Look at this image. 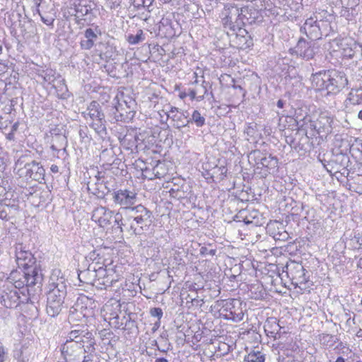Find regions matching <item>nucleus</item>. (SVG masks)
I'll use <instances>...</instances> for the list:
<instances>
[{
  "label": "nucleus",
  "instance_id": "obj_1",
  "mask_svg": "<svg viewBox=\"0 0 362 362\" xmlns=\"http://www.w3.org/2000/svg\"><path fill=\"white\" fill-rule=\"evenodd\" d=\"M311 83L316 90H326L327 94H337L347 85L348 80L344 73L328 70L313 74Z\"/></svg>",
  "mask_w": 362,
  "mask_h": 362
},
{
  "label": "nucleus",
  "instance_id": "obj_2",
  "mask_svg": "<svg viewBox=\"0 0 362 362\" xmlns=\"http://www.w3.org/2000/svg\"><path fill=\"white\" fill-rule=\"evenodd\" d=\"M86 344L78 342L64 343L61 347V352L68 362H90L93 360L95 352V341L92 339L91 333H86Z\"/></svg>",
  "mask_w": 362,
  "mask_h": 362
},
{
  "label": "nucleus",
  "instance_id": "obj_3",
  "mask_svg": "<svg viewBox=\"0 0 362 362\" xmlns=\"http://www.w3.org/2000/svg\"><path fill=\"white\" fill-rule=\"evenodd\" d=\"M251 11L248 7L240 8L236 6L226 5L221 13L223 25L234 31L246 23H252L255 17H252Z\"/></svg>",
  "mask_w": 362,
  "mask_h": 362
},
{
  "label": "nucleus",
  "instance_id": "obj_4",
  "mask_svg": "<svg viewBox=\"0 0 362 362\" xmlns=\"http://www.w3.org/2000/svg\"><path fill=\"white\" fill-rule=\"evenodd\" d=\"M27 157L21 156L15 164V170L19 177L42 182L45 180V170L40 163L32 160L26 162Z\"/></svg>",
  "mask_w": 362,
  "mask_h": 362
},
{
  "label": "nucleus",
  "instance_id": "obj_5",
  "mask_svg": "<svg viewBox=\"0 0 362 362\" xmlns=\"http://www.w3.org/2000/svg\"><path fill=\"white\" fill-rule=\"evenodd\" d=\"M25 269V271L22 275L16 272L11 274L10 279L13 281L15 288H21L24 286H33L41 283L42 274L38 268L33 266Z\"/></svg>",
  "mask_w": 362,
  "mask_h": 362
},
{
  "label": "nucleus",
  "instance_id": "obj_6",
  "mask_svg": "<svg viewBox=\"0 0 362 362\" xmlns=\"http://www.w3.org/2000/svg\"><path fill=\"white\" fill-rule=\"evenodd\" d=\"M119 275L116 273L113 267L100 265L95 268V279L93 286L98 289H107V287L113 286L119 281Z\"/></svg>",
  "mask_w": 362,
  "mask_h": 362
},
{
  "label": "nucleus",
  "instance_id": "obj_7",
  "mask_svg": "<svg viewBox=\"0 0 362 362\" xmlns=\"http://www.w3.org/2000/svg\"><path fill=\"white\" fill-rule=\"evenodd\" d=\"M220 315L226 320L233 322H240L243 320L244 312L242 302L238 299H227L221 300Z\"/></svg>",
  "mask_w": 362,
  "mask_h": 362
},
{
  "label": "nucleus",
  "instance_id": "obj_8",
  "mask_svg": "<svg viewBox=\"0 0 362 362\" xmlns=\"http://www.w3.org/2000/svg\"><path fill=\"white\" fill-rule=\"evenodd\" d=\"M83 115L86 122L98 134H105L104 115L100 110L99 105L96 102H92Z\"/></svg>",
  "mask_w": 362,
  "mask_h": 362
},
{
  "label": "nucleus",
  "instance_id": "obj_9",
  "mask_svg": "<svg viewBox=\"0 0 362 362\" xmlns=\"http://www.w3.org/2000/svg\"><path fill=\"white\" fill-rule=\"evenodd\" d=\"M286 274L295 287H298L301 290L307 289L306 284L308 283V276L301 264L293 262L287 264Z\"/></svg>",
  "mask_w": 362,
  "mask_h": 362
},
{
  "label": "nucleus",
  "instance_id": "obj_10",
  "mask_svg": "<svg viewBox=\"0 0 362 362\" xmlns=\"http://www.w3.org/2000/svg\"><path fill=\"white\" fill-rule=\"evenodd\" d=\"M66 295V286L63 276H59L53 273L49 282V291L47 299H52L64 303V299Z\"/></svg>",
  "mask_w": 362,
  "mask_h": 362
},
{
  "label": "nucleus",
  "instance_id": "obj_11",
  "mask_svg": "<svg viewBox=\"0 0 362 362\" xmlns=\"http://www.w3.org/2000/svg\"><path fill=\"white\" fill-rule=\"evenodd\" d=\"M152 213L148 211L143 215L137 217L135 219H132L130 223H128L124 226L123 231L126 230L132 234L141 235L148 230L151 225Z\"/></svg>",
  "mask_w": 362,
  "mask_h": 362
},
{
  "label": "nucleus",
  "instance_id": "obj_12",
  "mask_svg": "<svg viewBox=\"0 0 362 362\" xmlns=\"http://www.w3.org/2000/svg\"><path fill=\"white\" fill-rule=\"evenodd\" d=\"M91 219L100 227L105 229L113 227V223L117 225L114 211L102 206L94 209L92 212Z\"/></svg>",
  "mask_w": 362,
  "mask_h": 362
},
{
  "label": "nucleus",
  "instance_id": "obj_13",
  "mask_svg": "<svg viewBox=\"0 0 362 362\" xmlns=\"http://www.w3.org/2000/svg\"><path fill=\"white\" fill-rule=\"evenodd\" d=\"M149 210L144 206L137 204L134 206L133 205L124 210V218L122 217V215L120 213L115 214V223H117V228L122 232L124 226L128 224V223H130L132 219H135L136 216L139 217L146 213Z\"/></svg>",
  "mask_w": 362,
  "mask_h": 362
},
{
  "label": "nucleus",
  "instance_id": "obj_14",
  "mask_svg": "<svg viewBox=\"0 0 362 362\" xmlns=\"http://www.w3.org/2000/svg\"><path fill=\"white\" fill-rule=\"evenodd\" d=\"M329 25L327 21H317V17L308 18L300 28V31L305 33L311 40H317L322 37V26Z\"/></svg>",
  "mask_w": 362,
  "mask_h": 362
},
{
  "label": "nucleus",
  "instance_id": "obj_15",
  "mask_svg": "<svg viewBox=\"0 0 362 362\" xmlns=\"http://www.w3.org/2000/svg\"><path fill=\"white\" fill-rule=\"evenodd\" d=\"M112 195L115 204L119 205L124 211L134 205L137 202V194L134 190L120 189L114 192Z\"/></svg>",
  "mask_w": 362,
  "mask_h": 362
},
{
  "label": "nucleus",
  "instance_id": "obj_16",
  "mask_svg": "<svg viewBox=\"0 0 362 362\" xmlns=\"http://www.w3.org/2000/svg\"><path fill=\"white\" fill-rule=\"evenodd\" d=\"M16 262L19 267L27 269L33 267L35 259L33 254L22 243L16 245Z\"/></svg>",
  "mask_w": 362,
  "mask_h": 362
},
{
  "label": "nucleus",
  "instance_id": "obj_17",
  "mask_svg": "<svg viewBox=\"0 0 362 362\" xmlns=\"http://www.w3.org/2000/svg\"><path fill=\"white\" fill-rule=\"evenodd\" d=\"M315 42L313 41L307 42L303 38L299 39L296 46L293 48V52L306 60L311 59L315 54Z\"/></svg>",
  "mask_w": 362,
  "mask_h": 362
},
{
  "label": "nucleus",
  "instance_id": "obj_18",
  "mask_svg": "<svg viewBox=\"0 0 362 362\" xmlns=\"http://www.w3.org/2000/svg\"><path fill=\"white\" fill-rule=\"evenodd\" d=\"M104 317L105 320H108L109 323L115 327H119L120 324L119 322V314L121 313L120 304L118 301L113 303L108 302L103 307Z\"/></svg>",
  "mask_w": 362,
  "mask_h": 362
},
{
  "label": "nucleus",
  "instance_id": "obj_19",
  "mask_svg": "<svg viewBox=\"0 0 362 362\" xmlns=\"http://www.w3.org/2000/svg\"><path fill=\"white\" fill-rule=\"evenodd\" d=\"M334 119L328 114H321L317 119L314 122L312 127L316 130L318 134H328L332 131Z\"/></svg>",
  "mask_w": 362,
  "mask_h": 362
},
{
  "label": "nucleus",
  "instance_id": "obj_20",
  "mask_svg": "<svg viewBox=\"0 0 362 362\" xmlns=\"http://www.w3.org/2000/svg\"><path fill=\"white\" fill-rule=\"evenodd\" d=\"M344 57L352 58L356 52H359L358 44L351 37H345L337 43Z\"/></svg>",
  "mask_w": 362,
  "mask_h": 362
},
{
  "label": "nucleus",
  "instance_id": "obj_21",
  "mask_svg": "<svg viewBox=\"0 0 362 362\" xmlns=\"http://www.w3.org/2000/svg\"><path fill=\"white\" fill-rule=\"evenodd\" d=\"M20 296L16 289H4L0 298V303L6 308H16L18 305Z\"/></svg>",
  "mask_w": 362,
  "mask_h": 362
},
{
  "label": "nucleus",
  "instance_id": "obj_22",
  "mask_svg": "<svg viewBox=\"0 0 362 362\" xmlns=\"http://www.w3.org/2000/svg\"><path fill=\"white\" fill-rule=\"evenodd\" d=\"M250 156L254 157L257 164H261L267 168H275L277 167L278 160L272 155H264L260 151H254L250 153Z\"/></svg>",
  "mask_w": 362,
  "mask_h": 362
},
{
  "label": "nucleus",
  "instance_id": "obj_23",
  "mask_svg": "<svg viewBox=\"0 0 362 362\" xmlns=\"http://www.w3.org/2000/svg\"><path fill=\"white\" fill-rule=\"evenodd\" d=\"M267 228L276 240H286L289 237L288 233L284 230V227L278 221L270 222Z\"/></svg>",
  "mask_w": 362,
  "mask_h": 362
},
{
  "label": "nucleus",
  "instance_id": "obj_24",
  "mask_svg": "<svg viewBox=\"0 0 362 362\" xmlns=\"http://www.w3.org/2000/svg\"><path fill=\"white\" fill-rule=\"evenodd\" d=\"M240 217L243 218L244 223L247 225L260 226L262 224V216L256 210L240 211Z\"/></svg>",
  "mask_w": 362,
  "mask_h": 362
},
{
  "label": "nucleus",
  "instance_id": "obj_25",
  "mask_svg": "<svg viewBox=\"0 0 362 362\" xmlns=\"http://www.w3.org/2000/svg\"><path fill=\"white\" fill-rule=\"evenodd\" d=\"M164 115H166V120L169 118L172 119L173 126L177 129L187 127L190 123V120L188 119L189 114L187 111L182 110L172 115H168V112H164Z\"/></svg>",
  "mask_w": 362,
  "mask_h": 362
},
{
  "label": "nucleus",
  "instance_id": "obj_26",
  "mask_svg": "<svg viewBox=\"0 0 362 362\" xmlns=\"http://www.w3.org/2000/svg\"><path fill=\"white\" fill-rule=\"evenodd\" d=\"M98 265V262H92L87 269L81 271L78 274V279L81 282L93 286L95 279V268Z\"/></svg>",
  "mask_w": 362,
  "mask_h": 362
},
{
  "label": "nucleus",
  "instance_id": "obj_27",
  "mask_svg": "<svg viewBox=\"0 0 362 362\" xmlns=\"http://www.w3.org/2000/svg\"><path fill=\"white\" fill-rule=\"evenodd\" d=\"M86 333H89L85 330L81 329H73L67 334L66 341L69 342H78V344H85L84 341L86 340V337L88 335Z\"/></svg>",
  "mask_w": 362,
  "mask_h": 362
},
{
  "label": "nucleus",
  "instance_id": "obj_28",
  "mask_svg": "<svg viewBox=\"0 0 362 362\" xmlns=\"http://www.w3.org/2000/svg\"><path fill=\"white\" fill-rule=\"evenodd\" d=\"M91 11V5L87 0H79L77 4H75V11L77 18H82L88 15Z\"/></svg>",
  "mask_w": 362,
  "mask_h": 362
},
{
  "label": "nucleus",
  "instance_id": "obj_29",
  "mask_svg": "<svg viewBox=\"0 0 362 362\" xmlns=\"http://www.w3.org/2000/svg\"><path fill=\"white\" fill-rule=\"evenodd\" d=\"M63 302L54 300L52 299H47V313L51 317H55L58 315L62 308Z\"/></svg>",
  "mask_w": 362,
  "mask_h": 362
},
{
  "label": "nucleus",
  "instance_id": "obj_30",
  "mask_svg": "<svg viewBox=\"0 0 362 362\" xmlns=\"http://www.w3.org/2000/svg\"><path fill=\"white\" fill-rule=\"evenodd\" d=\"M52 86L56 89L57 95L60 98L65 99L68 98V88L64 78L60 77L56 83H53Z\"/></svg>",
  "mask_w": 362,
  "mask_h": 362
},
{
  "label": "nucleus",
  "instance_id": "obj_31",
  "mask_svg": "<svg viewBox=\"0 0 362 362\" xmlns=\"http://www.w3.org/2000/svg\"><path fill=\"white\" fill-rule=\"evenodd\" d=\"M146 35L141 29H137L135 34H128L127 41L132 45H135L144 42Z\"/></svg>",
  "mask_w": 362,
  "mask_h": 362
},
{
  "label": "nucleus",
  "instance_id": "obj_32",
  "mask_svg": "<svg viewBox=\"0 0 362 362\" xmlns=\"http://www.w3.org/2000/svg\"><path fill=\"white\" fill-rule=\"evenodd\" d=\"M40 76L45 82L52 85L61 77L59 74L51 69H47L46 70L42 71Z\"/></svg>",
  "mask_w": 362,
  "mask_h": 362
},
{
  "label": "nucleus",
  "instance_id": "obj_33",
  "mask_svg": "<svg viewBox=\"0 0 362 362\" xmlns=\"http://www.w3.org/2000/svg\"><path fill=\"white\" fill-rule=\"evenodd\" d=\"M244 361L246 362H264V354L259 351H252L245 356Z\"/></svg>",
  "mask_w": 362,
  "mask_h": 362
},
{
  "label": "nucleus",
  "instance_id": "obj_34",
  "mask_svg": "<svg viewBox=\"0 0 362 362\" xmlns=\"http://www.w3.org/2000/svg\"><path fill=\"white\" fill-rule=\"evenodd\" d=\"M190 122H194L197 127H202L205 124V117L198 110H194L191 118H188Z\"/></svg>",
  "mask_w": 362,
  "mask_h": 362
},
{
  "label": "nucleus",
  "instance_id": "obj_35",
  "mask_svg": "<svg viewBox=\"0 0 362 362\" xmlns=\"http://www.w3.org/2000/svg\"><path fill=\"white\" fill-rule=\"evenodd\" d=\"M227 171L228 170L225 166H216L213 170L212 177L216 180H223L226 177Z\"/></svg>",
  "mask_w": 362,
  "mask_h": 362
},
{
  "label": "nucleus",
  "instance_id": "obj_36",
  "mask_svg": "<svg viewBox=\"0 0 362 362\" xmlns=\"http://www.w3.org/2000/svg\"><path fill=\"white\" fill-rule=\"evenodd\" d=\"M134 7L139 8L141 7L146 8L150 11L149 8L152 6L154 0H130Z\"/></svg>",
  "mask_w": 362,
  "mask_h": 362
},
{
  "label": "nucleus",
  "instance_id": "obj_37",
  "mask_svg": "<svg viewBox=\"0 0 362 362\" xmlns=\"http://www.w3.org/2000/svg\"><path fill=\"white\" fill-rule=\"evenodd\" d=\"M205 81H203L202 84L197 88V89H199V94L197 98V100L201 101L204 98V96L207 94V89L206 86L204 85Z\"/></svg>",
  "mask_w": 362,
  "mask_h": 362
},
{
  "label": "nucleus",
  "instance_id": "obj_38",
  "mask_svg": "<svg viewBox=\"0 0 362 362\" xmlns=\"http://www.w3.org/2000/svg\"><path fill=\"white\" fill-rule=\"evenodd\" d=\"M84 36H85L86 39L91 40L93 42H95L96 40V39L98 38L97 34L91 28H88L85 30Z\"/></svg>",
  "mask_w": 362,
  "mask_h": 362
},
{
  "label": "nucleus",
  "instance_id": "obj_39",
  "mask_svg": "<svg viewBox=\"0 0 362 362\" xmlns=\"http://www.w3.org/2000/svg\"><path fill=\"white\" fill-rule=\"evenodd\" d=\"M95 44V42H93L91 40H82L80 42L81 47L83 49H91Z\"/></svg>",
  "mask_w": 362,
  "mask_h": 362
},
{
  "label": "nucleus",
  "instance_id": "obj_40",
  "mask_svg": "<svg viewBox=\"0 0 362 362\" xmlns=\"http://www.w3.org/2000/svg\"><path fill=\"white\" fill-rule=\"evenodd\" d=\"M150 314L152 317H156L158 320L163 317V310L160 308H153L151 309Z\"/></svg>",
  "mask_w": 362,
  "mask_h": 362
},
{
  "label": "nucleus",
  "instance_id": "obj_41",
  "mask_svg": "<svg viewBox=\"0 0 362 362\" xmlns=\"http://www.w3.org/2000/svg\"><path fill=\"white\" fill-rule=\"evenodd\" d=\"M122 0H106V6L110 9H115L120 6Z\"/></svg>",
  "mask_w": 362,
  "mask_h": 362
},
{
  "label": "nucleus",
  "instance_id": "obj_42",
  "mask_svg": "<svg viewBox=\"0 0 362 362\" xmlns=\"http://www.w3.org/2000/svg\"><path fill=\"white\" fill-rule=\"evenodd\" d=\"M255 124H249L245 129V133L249 136H253L255 133Z\"/></svg>",
  "mask_w": 362,
  "mask_h": 362
},
{
  "label": "nucleus",
  "instance_id": "obj_43",
  "mask_svg": "<svg viewBox=\"0 0 362 362\" xmlns=\"http://www.w3.org/2000/svg\"><path fill=\"white\" fill-rule=\"evenodd\" d=\"M6 358V351L3 343L0 341V362H4Z\"/></svg>",
  "mask_w": 362,
  "mask_h": 362
},
{
  "label": "nucleus",
  "instance_id": "obj_44",
  "mask_svg": "<svg viewBox=\"0 0 362 362\" xmlns=\"http://www.w3.org/2000/svg\"><path fill=\"white\" fill-rule=\"evenodd\" d=\"M42 21L47 25L52 26L54 19L52 17L45 18L44 16H41L40 17Z\"/></svg>",
  "mask_w": 362,
  "mask_h": 362
},
{
  "label": "nucleus",
  "instance_id": "obj_45",
  "mask_svg": "<svg viewBox=\"0 0 362 362\" xmlns=\"http://www.w3.org/2000/svg\"><path fill=\"white\" fill-rule=\"evenodd\" d=\"M51 149L53 151V156H55V157H57L59 158V153H61V149L59 148L55 144H52L51 145Z\"/></svg>",
  "mask_w": 362,
  "mask_h": 362
},
{
  "label": "nucleus",
  "instance_id": "obj_46",
  "mask_svg": "<svg viewBox=\"0 0 362 362\" xmlns=\"http://www.w3.org/2000/svg\"><path fill=\"white\" fill-rule=\"evenodd\" d=\"M181 110H180L177 107H173V106H170V110H167V111H165L164 110H162L161 112L164 114V112H168V115H175V113L176 112H180Z\"/></svg>",
  "mask_w": 362,
  "mask_h": 362
},
{
  "label": "nucleus",
  "instance_id": "obj_47",
  "mask_svg": "<svg viewBox=\"0 0 362 362\" xmlns=\"http://www.w3.org/2000/svg\"><path fill=\"white\" fill-rule=\"evenodd\" d=\"M199 94V89H192L189 91V95L192 100L196 99Z\"/></svg>",
  "mask_w": 362,
  "mask_h": 362
},
{
  "label": "nucleus",
  "instance_id": "obj_48",
  "mask_svg": "<svg viewBox=\"0 0 362 362\" xmlns=\"http://www.w3.org/2000/svg\"><path fill=\"white\" fill-rule=\"evenodd\" d=\"M192 303L194 305L202 306L204 303V300L202 299L199 300V299H197V298H193V299H192Z\"/></svg>",
  "mask_w": 362,
  "mask_h": 362
},
{
  "label": "nucleus",
  "instance_id": "obj_49",
  "mask_svg": "<svg viewBox=\"0 0 362 362\" xmlns=\"http://www.w3.org/2000/svg\"><path fill=\"white\" fill-rule=\"evenodd\" d=\"M329 27V25L328 26L323 25L322 26V35H327L328 32V28Z\"/></svg>",
  "mask_w": 362,
  "mask_h": 362
},
{
  "label": "nucleus",
  "instance_id": "obj_50",
  "mask_svg": "<svg viewBox=\"0 0 362 362\" xmlns=\"http://www.w3.org/2000/svg\"><path fill=\"white\" fill-rule=\"evenodd\" d=\"M77 309L76 308H72L71 310H70V314H69V320H73L74 318V311H76Z\"/></svg>",
  "mask_w": 362,
  "mask_h": 362
},
{
  "label": "nucleus",
  "instance_id": "obj_51",
  "mask_svg": "<svg viewBox=\"0 0 362 362\" xmlns=\"http://www.w3.org/2000/svg\"><path fill=\"white\" fill-rule=\"evenodd\" d=\"M50 170L54 173H57L59 172V168L57 165H52L50 167Z\"/></svg>",
  "mask_w": 362,
  "mask_h": 362
},
{
  "label": "nucleus",
  "instance_id": "obj_52",
  "mask_svg": "<svg viewBox=\"0 0 362 362\" xmlns=\"http://www.w3.org/2000/svg\"><path fill=\"white\" fill-rule=\"evenodd\" d=\"M55 139H57V140L62 141V143H66V138L64 136H57V135H56L55 136Z\"/></svg>",
  "mask_w": 362,
  "mask_h": 362
},
{
  "label": "nucleus",
  "instance_id": "obj_53",
  "mask_svg": "<svg viewBox=\"0 0 362 362\" xmlns=\"http://www.w3.org/2000/svg\"><path fill=\"white\" fill-rule=\"evenodd\" d=\"M42 2V0H33V3L35 6V7H40Z\"/></svg>",
  "mask_w": 362,
  "mask_h": 362
},
{
  "label": "nucleus",
  "instance_id": "obj_54",
  "mask_svg": "<svg viewBox=\"0 0 362 362\" xmlns=\"http://www.w3.org/2000/svg\"><path fill=\"white\" fill-rule=\"evenodd\" d=\"M155 362H168V360L163 357H159L156 358Z\"/></svg>",
  "mask_w": 362,
  "mask_h": 362
},
{
  "label": "nucleus",
  "instance_id": "obj_55",
  "mask_svg": "<svg viewBox=\"0 0 362 362\" xmlns=\"http://www.w3.org/2000/svg\"><path fill=\"white\" fill-rule=\"evenodd\" d=\"M277 107L279 108H283L284 105V102L282 100H279L277 101Z\"/></svg>",
  "mask_w": 362,
  "mask_h": 362
},
{
  "label": "nucleus",
  "instance_id": "obj_56",
  "mask_svg": "<svg viewBox=\"0 0 362 362\" xmlns=\"http://www.w3.org/2000/svg\"><path fill=\"white\" fill-rule=\"evenodd\" d=\"M18 127V122H16L15 124H13V125L11 127V132H13L14 134V132L17 130Z\"/></svg>",
  "mask_w": 362,
  "mask_h": 362
},
{
  "label": "nucleus",
  "instance_id": "obj_57",
  "mask_svg": "<svg viewBox=\"0 0 362 362\" xmlns=\"http://www.w3.org/2000/svg\"><path fill=\"white\" fill-rule=\"evenodd\" d=\"M232 81L233 82V84L232 85V87L233 88H235V89H238H238L243 90V88H242V87L240 86L235 84V80L234 79H232Z\"/></svg>",
  "mask_w": 362,
  "mask_h": 362
},
{
  "label": "nucleus",
  "instance_id": "obj_58",
  "mask_svg": "<svg viewBox=\"0 0 362 362\" xmlns=\"http://www.w3.org/2000/svg\"><path fill=\"white\" fill-rule=\"evenodd\" d=\"M361 327L359 329V330L356 333V336L358 337H362V322H361Z\"/></svg>",
  "mask_w": 362,
  "mask_h": 362
},
{
  "label": "nucleus",
  "instance_id": "obj_59",
  "mask_svg": "<svg viewBox=\"0 0 362 362\" xmlns=\"http://www.w3.org/2000/svg\"><path fill=\"white\" fill-rule=\"evenodd\" d=\"M159 326H160V322H159V320H158L157 322H156V323L154 324V326H153V331L156 330V329L159 327Z\"/></svg>",
  "mask_w": 362,
  "mask_h": 362
},
{
  "label": "nucleus",
  "instance_id": "obj_60",
  "mask_svg": "<svg viewBox=\"0 0 362 362\" xmlns=\"http://www.w3.org/2000/svg\"><path fill=\"white\" fill-rule=\"evenodd\" d=\"M40 8V7H35V9L34 10V11H35L36 13H37V14L41 17V16H42V13H41L40 11V8Z\"/></svg>",
  "mask_w": 362,
  "mask_h": 362
},
{
  "label": "nucleus",
  "instance_id": "obj_61",
  "mask_svg": "<svg viewBox=\"0 0 362 362\" xmlns=\"http://www.w3.org/2000/svg\"><path fill=\"white\" fill-rule=\"evenodd\" d=\"M14 134L13 132H11L8 134L7 138L10 140L13 139Z\"/></svg>",
  "mask_w": 362,
  "mask_h": 362
},
{
  "label": "nucleus",
  "instance_id": "obj_62",
  "mask_svg": "<svg viewBox=\"0 0 362 362\" xmlns=\"http://www.w3.org/2000/svg\"><path fill=\"white\" fill-rule=\"evenodd\" d=\"M335 362H345V360L343 357L339 356L337 358Z\"/></svg>",
  "mask_w": 362,
  "mask_h": 362
},
{
  "label": "nucleus",
  "instance_id": "obj_63",
  "mask_svg": "<svg viewBox=\"0 0 362 362\" xmlns=\"http://www.w3.org/2000/svg\"><path fill=\"white\" fill-rule=\"evenodd\" d=\"M354 238L356 240L357 245H358V247H360L362 245V243H360V238H357L356 235L354 236Z\"/></svg>",
  "mask_w": 362,
  "mask_h": 362
},
{
  "label": "nucleus",
  "instance_id": "obj_64",
  "mask_svg": "<svg viewBox=\"0 0 362 362\" xmlns=\"http://www.w3.org/2000/svg\"><path fill=\"white\" fill-rule=\"evenodd\" d=\"M358 117L362 120V110L359 111L358 114Z\"/></svg>",
  "mask_w": 362,
  "mask_h": 362
}]
</instances>
